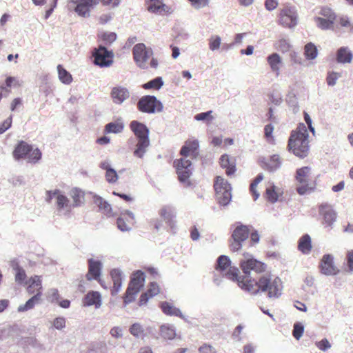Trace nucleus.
Returning a JSON list of instances; mask_svg holds the SVG:
<instances>
[{"label":"nucleus","instance_id":"a878e982","mask_svg":"<svg viewBox=\"0 0 353 353\" xmlns=\"http://www.w3.org/2000/svg\"><path fill=\"white\" fill-rule=\"evenodd\" d=\"M148 10L152 12L163 14L170 12V8L162 3L161 0H148Z\"/></svg>","mask_w":353,"mask_h":353},{"label":"nucleus","instance_id":"49530a36","mask_svg":"<svg viewBox=\"0 0 353 353\" xmlns=\"http://www.w3.org/2000/svg\"><path fill=\"white\" fill-rule=\"evenodd\" d=\"M163 84V81L161 77H157L143 85L145 89H159Z\"/></svg>","mask_w":353,"mask_h":353},{"label":"nucleus","instance_id":"4c0bfd02","mask_svg":"<svg viewBox=\"0 0 353 353\" xmlns=\"http://www.w3.org/2000/svg\"><path fill=\"white\" fill-rule=\"evenodd\" d=\"M265 198L267 201H268L270 203H275L277 201L279 198V194L276 191V187L275 185L271 184L268 187L266 188L265 193Z\"/></svg>","mask_w":353,"mask_h":353},{"label":"nucleus","instance_id":"a211bd4d","mask_svg":"<svg viewBox=\"0 0 353 353\" xmlns=\"http://www.w3.org/2000/svg\"><path fill=\"white\" fill-rule=\"evenodd\" d=\"M100 0H76L74 3L75 12L80 17H88L91 10L99 3Z\"/></svg>","mask_w":353,"mask_h":353},{"label":"nucleus","instance_id":"864d4df0","mask_svg":"<svg viewBox=\"0 0 353 353\" xmlns=\"http://www.w3.org/2000/svg\"><path fill=\"white\" fill-rule=\"evenodd\" d=\"M280 164L281 161L279 157L274 155L270 158L269 163L267 164L268 169L270 171L274 170L280 166Z\"/></svg>","mask_w":353,"mask_h":353},{"label":"nucleus","instance_id":"c03bdc74","mask_svg":"<svg viewBox=\"0 0 353 353\" xmlns=\"http://www.w3.org/2000/svg\"><path fill=\"white\" fill-rule=\"evenodd\" d=\"M263 176L262 174H260L256 176L254 180L252 182L250 186V191L253 196L254 200H256L259 196V193L258 192L256 188L257 185L263 180Z\"/></svg>","mask_w":353,"mask_h":353},{"label":"nucleus","instance_id":"cd10ccee","mask_svg":"<svg viewBox=\"0 0 353 353\" xmlns=\"http://www.w3.org/2000/svg\"><path fill=\"white\" fill-rule=\"evenodd\" d=\"M25 284L28 285V292L29 294H34L36 292L41 295V279L39 276H34L28 279Z\"/></svg>","mask_w":353,"mask_h":353},{"label":"nucleus","instance_id":"7c9ffc66","mask_svg":"<svg viewBox=\"0 0 353 353\" xmlns=\"http://www.w3.org/2000/svg\"><path fill=\"white\" fill-rule=\"evenodd\" d=\"M30 145L24 141H21L15 148L13 152V156L16 159L21 158L27 159L28 152L30 149Z\"/></svg>","mask_w":353,"mask_h":353},{"label":"nucleus","instance_id":"7ed1b4c3","mask_svg":"<svg viewBox=\"0 0 353 353\" xmlns=\"http://www.w3.org/2000/svg\"><path fill=\"white\" fill-rule=\"evenodd\" d=\"M296 190L300 195L314 192L317 187L318 176L312 174V168L303 166L298 168L295 174Z\"/></svg>","mask_w":353,"mask_h":353},{"label":"nucleus","instance_id":"6e6d98bb","mask_svg":"<svg viewBox=\"0 0 353 353\" xmlns=\"http://www.w3.org/2000/svg\"><path fill=\"white\" fill-rule=\"evenodd\" d=\"M304 327L301 323H295L292 331L293 336L299 340L303 335Z\"/></svg>","mask_w":353,"mask_h":353},{"label":"nucleus","instance_id":"2eb2a0df","mask_svg":"<svg viewBox=\"0 0 353 353\" xmlns=\"http://www.w3.org/2000/svg\"><path fill=\"white\" fill-rule=\"evenodd\" d=\"M240 267L245 274H249L251 271L260 274L264 272L266 270V265L253 257L242 260L240 263Z\"/></svg>","mask_w":353,"mask_h":353},{"label":"nucleus","instance_id":"ea45409f","mask_svg":"<svg viewBox=\"0 0 353 353\" xmlns=\"http://www.w3.org/2000/svg\"><path fill=\"white\" fill-rule=\"evenodd\" d=\"M314 21L319 28L322 30H328L332 28L335 20L316 17L314 18Z\"/></svg>","mask_w":353,"mask_h":353},{"label":"nucleus","instance_id":"f257e3e1","mask_svg":"<svg viewBox=\"0 0 353 353\" xmlns=\"http://www.w3.org/2000/svg\"><path fill=\"white\" fill-rule=\"evenodd\" d=\"M199 147V141L196 139H188L180 150L181 158L178 160V179L183 187L191 185V161L198 156Z\"/></svg>","mask_w":353,"mask_h":353},{"label":"nucleus","instance_id":"dca6fc26","mask_svg":"<svg viewBox=\"0 0 353 353\" xmlns=\"http://www.w3.org/2000/svg\"><path fill=\"white\" fill-rule=\"evenodd\" d=\"M94 64L100 67H108L112 63V53L103 46H100L93 53Z\"/></svg>","mask_w":353,"mask_h":353},{"label":"nucleus","instance_id":"8fccbe9b","mask_svg":"<svg viewBox=\"0 0 353 353\" xmlns=\"http://www.w3.org/2000/svg\"><path fill=\"white\" fill-rule=\"evenodd\" d=\"M129 331L132 335L139 338L143 334L144 330L141 324L136 323L130 326Z\"/></svg>","mask_w":353,"mask_h":353},{"label":"nucleus","instance_id":"37998d69","mask_svg":"<svg viewBox=\"0 0 353 353\" xmlns=\"http://www.w3.org/2000/svg\"><path fill=\"white\" fill-rule=\"evenodd\" d=\"M304 54L307 59H314L317 56V48L312 43H308L305 46Z\"/></svg>","mask_w":353,"mask_h":353},{"label":"nucleus","instance_id":"de8ad7c7","mask_svg":"<svg viewBox=\"0 0 353 353\" xmlns=\"http://www.w3.org/2000/svg\"><path fill=\"white\" fill-rule=\"evenodd\" d=\"M100 38L106 44H111L117 39V34L112 32H103L101 33Z\"/></svg>","mask_w":353,"mask_h":353},{"label":"nucleus","instance_id":"393cba45","mask_svg":"<svg viewBox=\"0 0 353 353\" xmlns=\"http://www.w3.org/2000/svg\"><path fill=\"white\" fill-rule=\"evenodd\" d=\"M111 96L114 103L121 104L125 100L130 97V92L127 88L118 86L112 88Z\"/></svg>","mask_w":353,"mask_h":353},{"label":"nucleus","instance_id":"6ab92c4d","mask_svg":"<svg viewBox=\"0 0 353 353\" xmlns=\"http://www.w3.org/2000/svg\"><path fill=\"white\" fill-rule=\"evenodd\" d=\"M110 276L112 282L110 292L112 296H116L121 290L124 274L121 269L113 268L110 271Z\"/></svg>","mask_w":353,"mask_h":353},{"label":"nucleus","instance_id":"aec40b11","mask_svg":"<svg viewBox=\"0 0 353 353\" xmlns=\"http://www.w3.org/2000/svg\"><path fill=\"white\" fill-rule=\"evenodd\" d=\"M103 304L102 296L99 292L90 291L82 299V305L84 307H94L99 309Z\"/></svg>","mask_w":353,"mask_h":353},{"label":"nucleus","instance_id":"a18cd8bd","mask_svg":"<svg viewBox=\"0 0 353 353\" xmlns=\"http://www.w3.org/2000/svg\"><path fill=\"white\" fill-rule=\"evenodd\" d=\"M41 158V152L38 148L33 149L30 146V151L27 157V160L30 163H35L38 162Z\"/></svg>","mask_w":353,"mask_h":353},{"label":"nucleus","instance_id":"f704fd0d","mask_svg":"<svg viewBox=\"0 0 353 353\" xmlns=\"http://www.w3.org/2000/svg\"><path fill=\"white\" fill-rule=\"evenodd\" d=\"M70 196L72 199V204L74 208L79 206L83 203L84 194L79 189H72L70 191Z\"/></svg>","mask_w":353,"mask_h":353},{"label":"nucleus","instance_id":"0eeeda50","mask_svg":"<svg viewBox=\"0 0 353 353\" xmlns=\"http://www.w3.org/2000/svg\"><path fill=\"white\" fill-rule=\"evenodd\" d=\"M260 292L267 294L270 298H278L283 289L282 282L278 277L267 274L259 278Z\"/></svg>","mask_w":353,"mask_h":353},{"label":"nucleus","instance_id":"c85d7f7f","mask_svg":"<svg viewBox=\"0 0 353 353\" xmlns=\"http://www.w3.org/2000/svg\"><path fill=\"white\" fill-rule=\"evenodd\" d=\"M267 61L271 68V70L276 76L280 74V68L282 64V59L279 54L272 53L267 57Z\"/></svg>","mask_w":353,"mask_h":353},{"label":"nucleus","instance_id":"1a4fd4ad","mask_svg":"<svg viewBox=\"0 0 353 353\" xmlns=\"http://www.w3.org/2000/svg\"><path fill=\"white\" fill-rule=\"evenodd\" d=\"M214 188L219 202L222 205L228 204L231 199L230 184L221 176H217L214 182Z\"/></svg>","mask_w":353,"mask_h":353},{"label":"nucleus","instance_id":"13d9d810","mask_svg":"<svg viewBox=\"0 0 353 353\" xmlns=\"http://www.w3.org/2000/svg\"><path fill=\"white\" fill-rule=\"evenodd\" d=\"M59 294L57 289L52 288L48 292V299L49 301L52 303L58 302L59 301Z\"/></svg>","mask_w":353,"mask_h":353},{"label":"nucleus","instance_id":"473e14b6","mask_svg":"<svg viewBox=\"0 0 353 353\" xmlns=\"http://www.w3.org/2000/svg\"><path fill=\"white\" fill-rule=\"evenodd\" d=\"M160 335L165 340H172L175 337L174 327L170 324H163L160 327Z\"/></svg>","mask_w":353,"mask_h":353},{"label":"nucleus","instance_id":"4be33fe9","mask_svg":"<svg viewBox=\"0 0 353 353\" xmlns=\"http://www.w3.org/2000/svg\"><path fill=\"white\" fill-rule=\"evenodd\" d=\"M102 263L94 259L88 260V272L85 275L88 281L96 280L100 282V276L102 270Z\"/></svg>","mask_w":353,"mask_h":353},{"label":"nucleus","instance_id":"b1692460","mask_svg":"<svg viewBox=\"0 0 353 353\" xmlns=\"http://www.w3.org/2000/svg\"><path fill=\"white\" fill-rule=\"evenodd\" d=\"M221 167L225 170L227 176L234 174L236 171V159L235 157H230L227 154L221 156L219 159Z\"/></svg>","mask_w":353,"mask_h":353},{"label":"nucleus","instance_id":"338daca9","mask_svg":"<svg viewBox=\"0 0 353 353\" xmlns=\"http://www.w3.org/2000/svg\"><path fill=\"white\" fill-rule=\"evenodd\" d=\"M316 347L323 351H325L331 347V345L327 339H323L320 341L316 342Z\"/></svg>","mask_w":353,"mask_h":353},{"label":"nucleus","instance_id":"39448f33","mask_svg":"<svg viewBox=\"0 0 353 353\" xmlns=\"http://www.w3.org/2000/svg\"><path fill=\"white\" fill-rule=\"evenodd\" d=\"M130 128L137 139L133 154L136 157L142 159L150 146L149 129L144 124L137 121L131 122Z\"/></svg>","mask_w":353,"mask_h":353},{"label":"nucleus","instance_id":"3c124183","mask_svg":"<svg viewBox=\"0 0 353 353\" xmlns=\"http://www.w3.org/2000/svg\"><path fill=\"white\" fill-rule=\"evenodd\" d=\"M161 308L166 315L173 316L176 314V309L170 303L164 301L161 303Z\"/></svg>","mask_w":353,"mask_h":353},{"label":"nucleus","instance_id":"4468645a","mask_svg":"<svg viewBox=\"0 0 353 353\" xmlns=\"http://www.w3.org/2000/svg\"><path fill=\"white\" fill-rule=\"evenodd\" d=\"M297 12L294 8H285L280 11L279 23L285 28H293L297 24Z\"/></svg>","mask_w":353,"mask_h":353},{"label":"nucleus","instance_id":"9d476101","mask_svg":"<svg viewBox=\"0 0 353 353\" xmlns=\"http://www.w3.org/2000/svg\"><path fill=\"white\" fill-rule=\"evenodd\" d=\"M46 200L50 202L52 199L56 200L57 210L59 214H68L74 208L69 199L58 190L48 191Z\"/></svg>","mask_w":353,"mask_h":353},{"label":"nucleus","instance_id":"9b49d317","mask_svg":"<svg viewBox=\"0 0 353 353\" xmlns=\"http://www.w3.org/2000/svg\"><path fill=\"white\" fill-rule=\"evenodd\" d=\"M250 234V229L244 225H239L236 227L232 234L233 241L230 245V250L236 252L241 248V243L245 241Z\"/></svg>","mask_w":353,"mask_h":353},{"label":"nucleus","instance_id":"c756f323","mask_svg":"<svg viewBox=\"0 0 353 353\" xmlns=\"http://www.w3.org/2000/svg\"><path fill=\"white\" fill-rule=\"evenodd\" d=\"M311 238L306 234L302 236L298 242V250L303 254H308L312 250Z\"/></svg>","mask_w":353,"mask_h":353},{"label":"nucleus","instance_id":"603ef678","mask_svg":"<svg viewBox=\"0 0 353 353\" xmlns=\"http://www.w3.org/2000/svg\"><path fill=\"white\" fill-rule=\"evenodd\" d=\"M212 111L210 110L205 112H201L197 114L194 116V119L196 121H203L206 123H211L213 119V117L212 115Z\"/></svg>","mask_w":353,"mask_h":353},{"label":"nucleus","instance_id":"6e6552de","mask_svg":"<svg viewBox=\"0 0 353 353\" xmlns=\"http://www.w3.org/2000/svg\"><path fill=\"white\" fill-rule=\"evenodd\" d=\"M215 269L221 275L232 281L237 279L239 270L237 268L231 265L228 256L221 255L216 261Z\"/></svg>","mask_w":353,"mask_h":353},{"label":"nucleus","instance_id":"e433bc0d","mask_svg":"<svg viewBox=\"0 0 353 353\" xmlns=\"http://www.w3.org/2000/svg\"><path fill=\"white\" fill-rule=\"evenodd\" d=\"M12 268L14 270L16 271L15 274V281L19 283H23L26 279V274L25 270L21 268L19 264L13 261L11 265Z\"/></svg>","mask_w":353,"mask_h":353},{"label":"nucleus","instance_id":"f8f14e48","mask_svg":"<svg viewBox=\"0 0 353 353\" xmlns=\"http://www.w3.org/2000/svg\"><path fill=\"white\" fill-rule=\"evenodd\" d=\"M319 214L321 219V223L325 228H332L336 220V213L332 206L328 203H322L319 205Z\"/></svg>","mask_w":353,"mask_h":353},{"label":"nucleus","instance_id":"680f3d73","mask_svg":"<svg viewBox=\"0 0 353 353\" xmlns=\"http://www.w3.org/2000/svg\"><path fill=\"white\" fill-rule=\"evenodd\" d=\"M274 131V126L272 124H268L264 128V135L265 137L271 142H273L274 137L272 136V133Z\"/></svg>","mask_w":353,"mask_h":353},{"label":"nucleus","instance_id":"774afa93","mask_svg":"<svg viewBox=\"0 0 353 353\" xmlns=\"http://www.w3.org/2000/svg\"><path fill=\"white\" fill-rule=\"evenodd\" d=\"M199 353H216V350L212 345L203 344L199 349Z\"/></svg>","mask_w":353,"mask_h":353},{"label":"nucleus","instance_id":"f03ea898","mask_svg":"<svg viewBox=\"0 0 353 353\" xmlns=\"http://www.w3.org/2000/svg\"><path fill=\"white\" fill-rule=\"evenodd\" d=\"M308 137L306 126L304 123H299L290 134L288 143L289 150L299 158L306 157L310 150Z\"/></svg>","mask_w":353,"mask_h":353},{"label":"nucleus","instance_id":"ddd939ff","mask_svg":"<svg viewBox=\"0 0 353 353\" xmlns=\"http://www.w3.org/2000/svg\"><path fill=\"white\" fill-rule=\"evenodd\" d=\"M139 109L141 112L154 113L161 112L163 109L161 103L154 96H145L138 103Z\"/></svg>","mask_w":353,"mask_h":353},{"label":"nucleus","instance_id":"69168bd1","mask_svg":"<svg viewBox=\"0 0 353 353\" xmlns=\"http://www.w3.org/2000/svg\"><path fill=\"white\" fill-rule=\"evenodd\" d=\"M111 336L115 339H119L123 336V329L119 326H114L110 331Z\"/></svg>","mask_w":353,"mask_h":353},{"label":"nucleus","instance_id":"79ce46f5","mask_svg":"<svg viewBox=\"0 0 353 353\" xmlns=\"http://www.w3.org/2000/svg\"><path fill=\"white\" fill-rule=\"evenodd\" d=\"M173 212L174 208L170 206H165L160 211V215L161 216V217L171 227H172L171 221L173 217Z\"/></svg>","mask_w":353,"mask_h":353},{"label":"nucleus","instance_id":"412c9836","mask_svg":"<svg viewBox=\"0 0 353 353\" xmlns=\"http://www.w3.org/2000/svg\"><path fill=\"white\" fill-rule=\"evenodd\" d=\"M321 272L325 275H336L339 273V269L334 265L333 256L331 254H325L319 265Z\"/></svg>","mask_w":353,"mask_h":353},{"label":"nucleus","instance_id":"c9c22d12","mask_svg":"<svg viewBox=\"0 0 353 353\" xmlns=\"http://www.w3.org/2000/svg\"><path fill=\"white\" fill-rule=\"evenodd\" d=\"M58 77L60 81L64 84L69 85L72 81V77L61 65H57Z\"/></svg>","mask_w":353,"mask_h":353},{"label":"nucleus","instance_id":"bf43d9fd","mask_svg":"<svg viewBox=\"0 0 353 353\" xmlns=\"http://www.w3.org/2000/svg\"><path fill=\"white\" fill-rule=\"evenodd\" d=\"M220 44L221 38L219 36H214L210 38L209 47L211 50H215L219 48Z\"/></svg>","mask_w":353,"mask_h":353},{"label":"nucleus","instance_id":"bb28decb","mask_svg":"<svg viewBox=\"0 0 353 353\" xmlns=\"http://www.w3.org/2000/svg\"><path fill=\"white\" fill-rule=\"evenodd\" d=\"M100 168L105 170V179L110 183H114L117 181L119 176L114 169L111 167L108 161L101 163Z\"/></svg>","mask_w":353,"mask_h":353},{"label":"nucleus","instance_id":"e2e57ef3","mask_svg":"<svg viewBox=\"0 0 353 353\" xmlns=\"http://www.w3.org/2000/svg\"><path fill=\"white\" fill-rule=\"evenodd\" d=\"M195 8L199 9L208 6L210 0H188Z\"/></svg>","mask_w":353,"mask_h":353},{"label":"nucleus","instance_id":"423d86ee","mask_svg":"<svg viewBox=\"0 0 353 353\" xmlns=\"http://www.w3.org/2000/svg\"><path fill=\"white\" fill-rule=\"evenodd\" d=\"M145 284V275L143 272L138 270L131 276L130 283L123 296V304L127 305L133 302Z\"/></svg>","mask_w":353,"mask_h":353},{"label":"nucleus","instance_id":"a19ab883","mask_svg":"<svg viewBox=\"0 0 353 353\" xmlns=\"http://www.w3.org/2000/svg\"><path fill=\"white\" fill-rule=\"evenodd\" d=\"M124 125L122 122H111L105 125V130L108 133H120L123 130Z\"/></svg>","mask_w":353,"mask_h":353},{"label":"nucleus","instance_id":"20e7f679","mask_svg":"<svg viewBox=\"0 0 353 353\" xmlns=\"http://www.w3.org/2000/svg\"><path fill=\"white\" fill-rule=\"evenodd\" d=\"M133 59L136 65L141 69H154L159 66V61L154 56L152 48L144 43L136 44L132 49Z\"/></svg>","mask_w":353,"mask_h":353},{"label":"nucleus","instance_id":"052dcab7","mask_svg":"<svg viewBox=\"0 0 353 353\" xmlns=\"http://www.w3.org/2000/svg\"><path fill=\"white\" fill-rule=\"evenodd\" d=\"M341 77V74L337 72H329L326 81L327 83L329 85H334L336 84V80Z\"/></svg>","mask_w":353,"mask_h":353},{"label":"nucleus","instance_id":"0e129e2a","mask_svg":"<svg viewBox=\"0 0 353 353\" xmlns=\"http://www.w3.org/2000/svg\"><path fill=\"white\" fill-rule=\"evenodd\" d=\"M52 324L54 328L61 330L65 327V319L63 317H57L54 319Z\"/></svg>","mask_w":353,"mask_h":353},{"label":"nucleus","instance_id":"72a5a7b5","mask_svg":"<svg viewBox=\"0 0 353 353\" xmlns=\"http://www.w3.org/2000/svg\"><path fill=\"white\" fill-rule=\"evenodd\" d=\"M94 203L96 205H97L103 213L105 214L107 216H112L114 215L110 205L103 198L100 196H95Z\"/></svg>","mask_w":353,"mask_h":353},{"label":"nucleus","instance_id":"f3484780","mask_svg":"<svg viewBox=\"0 0 353 353\" xmlns=\"http://www.w3.org/2000/svg\"><path fill=\"white\" fill-rule=\"evenodd\" d=\"M234 281L237 282L238 285L243 290L252 294H256L261 290L259 285V280L256 281L250 279L248 276H237V279Z\"/></svg>","mask_w":353,"mask_h":353},{"label":"nucleus","instance_id":"2f4dec72","mask_svg":"<svg viewBox=\"0 0 353 353\" xmlns=\"http://www.w3.org/2000/svg\"><path fill=\"white\" fill-rule=\"evenodd\" d=\"M336 60L339 63H350L352 60V54L347 48L341 47L337 51Z\"/></svg>","mask_w":353,"mask_h":353},{"label":"nucleus","instance_id":"58836bf2","mask_svg":"<svg viewBox=\"0 0 353 353\" xmlns=\"http://www.w3.org/2000/svg\"><path fill=\"white\" fill-rule=\"evenodd\" d=\"M40 294L37 293L34 296H33L31 299H30L24 305H19L18 307L19 312H24L28 310L32 309L34 305L39 302L40 299Z\"/></svg>","mask_w":353,"mask_h":353},{"label":"nucleus","instance_id":"09e8293b","mask_svg":"<svg viewBox=\"0 0 353 353\" xmlns=\"http://www.w3.org/2000/svg\"><path fill=\"white\" fill-rule=\"evenodd\" d=\"M290 44L288 43L287 40L284 39L279 40L275 43V48L283 53L290 51Z\"/></svg>","mask_w":353,"mask_h":353},{"label":"nucleus","instance_id":"5701e85b","mask_svg":"<svg viewBox=\"0 0 353 353\" xmlns=\"http://www.w3.org/2000/svg\"><path fill=\"white\" fill-rule=\"evenodd\" d=\"M134 223V214L129 210L122 212L117 219L118 228L123 232L130 230Z\"/></svg>","mask_w":353,"mask_h":353},{"label":"nucleus","instance_id":"4d7b16f0","mask_svg":"<svg viewBox=\"0 0 353 353\" xmlns=\"http://www.w3.org/2000/svg\"><path fill=\"white\" fill-rule=\"evenodd\" d=\"M147 292L150 294V297H153L160 292V288L157 283L152 282L148 286Z\"/></svg>","mask_w":353,"mask_h":353},{"label":"nucleus","instance_id":"5fc2aeb1","mask_svg":"<svg viewBox=\"0 0 353 353\" xmlns=\"http://www.w3.org/2000/svg\"><path fill=\"white\" fill-rule=\"evenodd\" d=\"M320 14L325 19L336 20V16L335 13L330 8L323 7L321 9Z\"/></svg>","mask_w":353,"mask_h":353}]
</instances>
